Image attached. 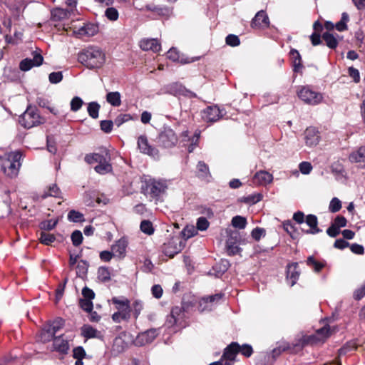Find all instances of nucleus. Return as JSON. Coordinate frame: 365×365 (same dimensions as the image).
Segmentation results:
<instances>
[{
	"label": "nucleus",
	"mask_w": 365,
	"mask_h": 365,
	"mask_svg": "<svg viewBox=\"0 0 365 365\" xmlns=\"http://www.w3.org/2000/svg\"><path fill=\"white\" fill-rule=\"evenodd\" d=\"M78 61L89 68H100L106 62V55L98 48L89 47L79 53Z\"/></svg>",
	"instance_id": "1"
},
{
	"label": "nucleus",
	"mask_w": 365,
	"mask_h": 365,
	"mask_svg": "<svg viewBox=\"0 0 365 365\" xmlns=\"http://www.w3.org/2000/svg\"><path fill=\"white\" fill-rule=\"evenodd\" d=\"M21 155L19 151L0 154L1 168L6 175L14 178L18 175L21 166Z\"/></svg>",
	"instance_id": "2"
},
{
	"label": "nucleus",
	"mask_w": 365,
	"mask_h": 365,
	"mask_svg": "<svg viewBox=\"0 0 365 365\" xmlns=\"http://www.w3.org/2000/svg\"><path fill=\"white\" fill-rule=\"evenodd\" d=\"M331 334L330 329L328 327H324L318 329L316 333L311 336H301L298 342L294 346H303L306 344H314L319 342H324Z\"/></svg>",
	"instance_id": "3"
},
{
	"label": "nucleus",
	"mask_w": 365,
	"mask_h": 365,
	"mask_svg": "<svg viewBox=\"0 0 365 365\" xmlns=\"http://www.w3.org/2000/svg\"><path fill=\"white\" fill-rule=\"evenodd\" d=\"M35 108L29 107L19 118L20 124L26 128H31L43 123Z\"/></svg>",
	"instance_id": "4"
},
{
	"label": "nucleus",
	"mask_w": 365,
	"mask_h": 365,
	"mask_svg": "<svg viewBox=\"0 0 365 365\" xmlns=\"http://www.w3.org/2000/svg\"><path fill=\"white\" fill-rule=\"evenodd\" d=\"M297 95L304 102L311 105L319 103L322 100L321 93L312 91L308 87H302L297 92Z\"/></svg>",
	"instance_id": "5"
},
{
	"label": "nucleus",
	"mask_w": 365,
	"mask_h": 365,
	"mask_svg": "<svg viewBox=\"0 0 365 365\" xmlns=\"http://www.w3.org/2000/svg\"><path fill=\"white\" fill-rule=\"evenodd\" d=\"M184 247V245L178 237H173L163 247V251L166 256L170 258L173 257L176 254L180 252Z\"/></svg>",
	"instance_id": "6"
},
{
	"label": "nucleus",
	"mask_w": 365,
	"mask_h": 365,
	"mask_svg": "<svg viewBox=\"0 0 365 365\" xmlns=\"http://www.w3.org/2000/svg\"><path fill=\"white\" fill-rule=\"evenodd\" d=\"M33 58H25L19 64V68L23 71H28L34 66H39L43 63V58L37 49L32 53Z\"/></svg>",
	"instance_id": "7"
},
{
	"label": "nucleus",
	"mask_w": 365,
	"mask_h": 365,
	"mask_svg": "<svg viewBox=\"0 0 365 365\" xmlns=\"http://www.w3.org/2000/svg\"><path fill=\"white\" fill-rule=\"evenodd\" d=\"M112 302L115 305L117 312L123 315V319H130L131 309L130 301L128 299L113 297Z\"/></svg>",
	"instance_id": "8"
},
{
	"label": "nucleus",
	"mask_w": 365,
	"mask_h": 365,
	"mask_svg": "<svg viewBox=\"0 0 365 365\" xmlns=\"http://www.w3.org/2000/svg\"><path fill=\"white\" fill-rule=\"evenodd\" d=\"M178 141L175 132L170 128H165L159 135V142L165 148L174 146Z\"/></svg>",
	"instance_id": "9"
},
{
	"label": "nucleus",
	"mask_w": 365,
	"mask_h": 365,
	"mask_svg": "<svg viewBox=\"0 0 365 365\" xmlns=\"http://www.w3.org/2000/svg\"><path fill=\"white\" fill-rule=\"evenodd\" d=\"M221 110L217 106H211L206 108L202 112L203 120L207 123L216 122L222 118Z\"/></svg>",
	"instance_id": "10"
},
{
	"label": "nucleus",
	"mask_w": 365,
	"mask_h": 365,
	"mask_svg": "<svg viewBox=\"0 0 365 365\" xmlns=\"http://www.w3.org/2000/svg\"><path fill=\"white\" fill-rule=\"evenodd\" d=\"M304 140L307 146H316L320 140L318 130L314 127L307 128L304 131Z\"/></svg>",
	"instance_id": "11"
},
{
	"label": "nucleus",
	"mask_w": 365,
	"mask_h": 365,
	"mask_svg": "<svg viewBox=\"0 0 365 365\" xmlns=\"http://www.w3.org/2000/svg\"><path fill=\"white\" fill-rule=\"evenodd\" d=\"M170 91L175 96H185L189 98H195L196 94L187 89L183 85L178 83H173L170 86Z\"/></svg>",
	"instance_id": "12"
},
{
	"label": "nucleus",
	"mask_w": 365,
	"mask_h": 365,
	"mask_svg": "<svg viewBox=\"0 0 365 365\" xmlns=\"http://www.w3.org/2000/svg\"><path fill=\"white\" fill-rule=\"evenodd\" d=\"M128 240L122 237L115 242L111 247V250L114 257L123 259L125 256L126 248L128 247Z\"/></svg>",
	"instance_id": "13"
},
{
	"label": "nucleus",
	"mask_w": 365,
	"mask_h": 365,
	"mask_svg": "<svg viewBox=\"0 0 365 365\" xmlns=\"http://www.w3.org/2000/svg\"><path fill=\"white\" fill-rule=\"evenodd\" d=\"M269 25V18L263 10L257 13L252 19L251 26L255 29H264L268 27Z\"/></svg>",
	"instance_id": "14"
},
{
	"label": "nucleus",
	"mask_w": 365,
	"mask_h": 365,
	"mask_svg": "<svg viewBox=\"0 0 365 365\" xmlns=\"http://www.w3.org/2000/svg\"><path fill=\"white\" fill-rule=\"evenodd\" d=\"M168 58L173 61H178L181 63H190L199 60V57L185 58L180 54L176 48H172L168 51Z\"/></svg>",
	"instance_id": "15"
},
{
	"label": "nucleus",
	"mask_w": 365,
	"mask_h": 365,
	"mask_svg": "<svg viewBox=\"0 0 365 365\" xmlns=\"http://www.w3.org/2000/svg\"><path fill=\"white\" fill-rule=\"evenodd\" d=\"M53 349L62 354H66L69 349L68 340L61 335L53 339Z\"/></svg>",
	"instance_id": "16"
},
{
	"label": "nucleus",
	"mask_w": 365,
	"mask_h": 365,
	"mask_svg": "<svg viewBox=\"0 0 365 365\" xmlns=\"http://www.w3.org/2000/svg\"><path fill=\"white\" fill-rule=\"evenodd\" d=\"M147 187L151 193L157 196L165 191L167 185L165 181L153 180L149 182Z\"/></svg>",
	"instance_id": "17"
},
{
	"label": "nucleus",
	"mask_w": 365,
	"mask_h": 365,
	"mask_svg": "<svg viewBox=\"0 0 365 365\" xmlns=\"http://www.w3.org/2000/svg\"><path fill=\"white\" fill-rule=\"evenodd\" d=\"M140 46L143 50H145V51L150 50L154 52H158L161 48L160 43L155 38L143 39L140 42Z\"/></svg>",
	"instance_id": "18"
},
{
	"label": "nucleus",
	"mask_w": 365,
	"mask_h": 365,
	"mask_svg": "<svg viewBox=\"0 0 365 365\" xmlns=\"http://www.w3.org/2000/svg\"><path fill=\"white\" fill-rule=\"evenodd\" d=\"M138 145L139 149L142 153H144L149 155H152L153 157L158 155V151L155 148H153L149 145L146 138L143 136L139 137L138 140Z\"/></svg>",
	"instance_id": "19"
},
{
	"label": "nucleus",
	"mask_w": 365,
	"mask_h": 365,
	"mask_svg": "<svg viewBox=\"0 0 365 365\" xmlns=\"http://www.w3.org/2000/svg\"><path fill=\"white\" fill-rule=\"evenodd\" d=\"M273 180L272 174L266 171L257 172L254 176V182L258 185H267Z\"/></svg>",
	"instance_id": "20"
},
{
	"label": "nucleus",
	"mask_w": 365,
	"mask_h": 365,
	"mask_svg": "<svg viewBox=\"0 0 365 365\" xmlns=\"http://www.w3.org/2000/svg\"><path fill=\"white\" fill-rule=\"evenodd\" d=\"M239 351V344L237 343H232L225 349L222 357L228 361H234Z\"/></svg>",
	"instance_id": "21"
},
{
	"label": "nucleus",
	"mask_w": 365,
	"mask_h": 365,
	"mask_svg": "<svg viewBox=\"0 0 365 365\" xmlns=\"http://www.w3.org/2000/svg\"><path fill=\"white\" fill-rule=\"evenodd\" d=\"M305 222L309 227V230L305 232L308 234H317L320 232L318 228L317 217L314 215H309L306 217Z\"/></svg>",
	"instance_id": "22"
},
{
	"label": "nucleus",
	"mask_w": 365,
	"mask_h": 365,
	"mask_svg": "<svg viewBox=\"0 0 365 365\" xmlns=\"http://www.w3.org/2000/svg\"><path fill=\"white\" fill-rule=\"evenodd\" d=\"M349 160L351 163H365V147H361L352 152L349 156Z\"/></svg>",
	"instance_id": "23"
},
{
	"label": "nucleus",
	"mask_w": 365,
	"mask_h": 365,
	"mask_svg": "<svg viewBox=\"0 0 365 365\" xmlns=\"http://www.w3.org/2000/svg\"><path fill=\"white\" fill-rule=\"evenodd\" d=\"M221 297L222 295L220 294H217L215 295L202 298L199 302L200 311L202 312L207 309H210L212 308L211 304L215 300H219L221 299Z\"/></svg>",
	"instance_id": "24"
},
{
	"label": "nucleus",
	"mask_w": 365,
	"mask_h": 365,
	"mask_svg": "<svg viewBox=\"0 0 365 365\" xmlns=\"http://www.w3.org/2000/svg\"><path fill=\"white\" fill-rule=\"evenodd\" d=\"M299 272L298 270V264L297 263H293L287 267V278L290 281L291 286L295 284L297 279L299 278Z\"/></svg>",
	"instance_id": "25"
},
{
	"label": "nucleus",
	"mask_w": 365,
	"mask_h": 365,
	"mask_svg": "<svg viewBox=\"0 0 365 365\" xmlns=\"http://www.w3.org/2000/svg\"><path fill=\"white\" fill-rule=\"evenodd\" d=\"M26 7V4L24 0H14L11 6V9L13 11V13L16 18H19Z\"/></svg>",
	"instance_id": "26"
},
{
	"label": "nucleus",
	"mask_w": 365,
	"mask_h": 365,
	"mask_svg": "<svg viewBox=\"0 0 365 365\" xmlns=\"http://www.w3.org/2000/svg\"><path fill=\"white\" fill-rule=\"evenodd\" d=\"M338 36H335L329 31L324 32L322 35V39L326 42L327 46L330 48H336L338 45Z\"/></svg>",
	"instance_id": "27"
},
{
	"label": "nucleus",
	"mask_w": 365,
	"mask_h": 365,
	"mask_svg": "<svg viewBox=\"0 0 365 365\" xmlns=\"http://www.w3.org/2000/svg\"><path fill=\"white\" fill-rule=\"evenodd\" d=\"M81 334L86 339L97 338L100 332L90 325H84L81 328Z\"/></svg>",
	"instance_id": "28"
},
{
	"label": "nucleus",
	"mask_w": 365,
	"mask_h": 365,
	"mask_svg": "<svg viewBox=\"0 0 365 365\" xmlns=\"http://www.w3.org/2000/svg\"><path fill=\"white\" fill-rule=\"evenodd\" d=\"M55 332L48 326H46L42 330L40 334V340L43 342L46 343L51 340H53Z\"/></svg>",
	"instance_id": "29"
},
{
	"label": "nucleus",
	"mask_w": 365,
	"mask_h": 365,
	"mask_svg": "<svg viewBox=\"0 0 365 365\" xmlns=\"http://www.w3.org/2000/svg\"><path fill=\"white\" fill-rule=\"evenodd\" d=\"M94 169L98 173L103 175L110 172L112 167L104 157L103 161L102 160V163H98V165H96Z\"/></svg>",
	"instance_id": "30"
},
{
	"label": "nucleus",
	"mask_w": 365,
	"mask_h": 365,
	"mask_svg": "<svg viewBox=\"0 0 365 365\" xmlns=\"http://www.w3.org/2000/svg\"><path fill=\"white\" fill-rule=\"evenodd\" d=\"M107 101L113 106H119L121 103L120 94L118 92H110L106 96Z\"/></svg>",
	"instance_id": "31"
},
{
	"label": "nucleus",
	"mask_w": 365,
	"mask_h": 365,
	"mask_svg": "<svg viewBox=\"0 0 365 365\" xmlns=\"http://www.w3.org/2000/svg\"><path fill=\"white\" fill-rule=\"evenodd\" d=\"M231 223L235 228L245 229L247 225V220L242 216L237 215L232 217Z\"/></svg>",
	"instance_id": "32"
},
{
	"label": "nucleus",
	"mask_w": 365,
	"mask_h": 365,
	"mask_svg": "<svg viewBox=\"0 0 365 365\" xmlns=\"http://www.w3.org/2000/svg\"><path fill=\"white\" fill-rule=\"evenodd\" d=\"M97 31H98L97 26L92 25V24H88V25H86L85 26H83L79 30L78 33L81 35L94 36L97 33Z\"/></svg>",
	"instance_id": "33"
},
{
	"label": "nucleus",
	"mask_w": 365,
	"mask_h": 365,
	"mask_svg": "<svg viewBox=\"0 0 365 365\" xmlns=\"http://www.w3.org/2000/svg\"><path fill=\"white\" fill-rule=\"evenodd\" d=\"M290 56L293 61L294 69L297 70L302 67V59L299 51L296 49H292L290 51Z\"/></svg>",
	"instance_id": "34"
},
{
	"label": "nucleus",
	"mask_w": 365,
	"mask_h": 365,
	"mask_svg": "<svg viewBox=\"0 0 365 365\" xmlns=\"http://www.w3.org/2000/svg\"><path fill=\"white\" fill-rule=\"evenodd\" d=\"M60 190L56 186V185L53 184L48 187V189L44 192L42 197L46 198L48 196L58 197H60Z\"/></svg>",
	"instance_id": "35"
},
{
	"label": "nucleus",
	"mask_w": 365,
	"mask_h": 365,
	"mask_svg": "<svg viewBox=\"0 0 365 365\" xmlns=\"http://www.w3.org/2000/svg\"><path fill=\"white\" fill-rule=\"evenodd\" d=\"M156 331L151 329L139 335L138 339L145 343H150L156 336Z\"/></svg>",
	"instance_id": "36"
},
{
	"label": "nucleus",
	"mask_w": 365,
	"mask_h": 365,
	"mask_svg": "<svg viewBox=\"0 0 365 365\" xmlns=\"http://www.w3.org/2000/svg\"><path fill=\"white\" fill-rule=\"evenodd\" d=\"M52 17L56 21H60L68 17V12L63 9H55L51 12Z\"/></svg>",
	"instance_id": "37"
},
{
	"label": "nucleus",
	"mask_w": 365,
	"mask_h": 365,
	"mask_svg": "<svg viewBox=\"0 0 365 365\" xmlns=\"http://www.w3.org/2000/svg\"><path fill=\"white\" fill-rule=\"evenodd\" d=\"M55 240L56 237L53 235L45 232H41L39 240L42 244L50 245Z\"/></svg>",
	"instance_id": "38"
},
{
	"label": "nucleus",
	"mask_w": 365,
	"mask_h": 365,
	"mask_svg": "<svg viewBox=\"0 0 365 365\" xmlns=\"http://www.w3.org/2000/svg\"><path fill=\"white\" fill-rule=\"evenodd\" d=\"M140 230L148 235L153 234L154 228L153 224L149 220H143L140 223Z\"/></svg>",
	"instance_id": "39"
},
{
	"label": "nucleus",
	"mask_w": 365,
	"mask_h": 365,
	"mask_svg": "<svg viewBox=\"0 0 365 365\" xmlns=\"http://www.w3.org/2000/svg\"><path fill=\"white\" fill-rule=\"evenodd\" d=\"M182 235L185 239H189L197 235V230L194 225H187L182 231Z\"/></svg>",
	"instance_id": "40"
},
{
	"label": "nucleus",
	"mask_w": 365,
	"mask_h": 365,
	"mask_svg": "<svg viewBox=\"0 0 365 365\" xmlns=\"http://www.w3.org/2000/svg\"><path fill=\"white\" fill-rule=\"evenodd\" d=\"M307 263L309 266L312 267L315 272H319L324 267V263L315 260L312 256L307 258Z\"/></svg>",
	"instance_id": "41"
},
{
	"label": "nucleus",
	"mask_w": 365,
	"mask_h": 365,
	"mask_svg": "<svg viewBox=\"0 0 365 365\" xmlns=\"http://www.w3.org/2000/svg\"><path fill=\"white\" fill-rule=\"evenodd\" d=\"M100 106L96 102H91L88 106V112L91 117L97 118L98 117V111Z\"/></svg>",
	"instance_id": "42"
},
{
	"label": "nucleus",
	"mask_w": 365,
	"mask_h": 365,
	"mask_svg": "<svg viewBox=\"0 0 365 365\" xmlns=\"http://www.w3.org/2000/svg\"><path fill=\"white\" fill-rule=\"evenodd\" d=\"M226 247L227 252L230 255H235L240 252V248L237 245H236V243L233 242L232 239H229L227 241Z\"/></svg>",
	"instance_id": "43"
},
{
	"label": "nucleus",
	"mask_w": 365,
	"mask_h": 365,
	"mask_svg": "<svg viewBox=\"0 0 365 365\" xmlns=\"http://www.w3.org/2000/svg\"><path fill=\"white\" fill-rule=\"evenodd\" d=\"M103 158H104V156H103L98 153H93V154L87 155L85 157V160L89 164H93L95 163H102V160L103 161Z\"/></svg>",
	"instance_id": "44"
},
{
	"label": "nucleus",
	"mask_w": 365,
	"mask_h": 365,
	"mask_svg": "<svg viewBox=\"0 0 365 365\" xmlns=\"http://www.w3.org/2000/svg\"><path fill=\"white\" fill-rule=\"evenodd\" d=\"M143 309V302L140 300H135L133 302L132 305V311L134 315L135 319H137L141 311Z\"/></svg>",
	"instance_id": "45"
},
{
	"label": "nucleus",
	"mask_w": 365,
	"mask_h": 365,
	"mask_svg": "<svg viewBox=\"0 0 365 365\" xmlns=\"http://www.w3.org/2000/svg\"><path fill=\"white\" fill-rule=\"evenodd\" d=\"M68 219L71 222H78L83 220V215L78 211L71 210L68 214Z\"/></svg>",
	"instance_id": "46"
},
{
	"label": "nucleus",
	"mask_w": 365,
	"mask_h": 365,
	"mask_svg": "<svg viewBox=\"0 0 365 365\" xmlns=\"http://www.w3.org/2000/svg\"><path fill=\"white\" fill-rule=\"evenodd\" d=\"M198 174L200 177H207L209 175V168L207 164L200 161L197 165Z\"/></svg>",
	"instance_id": "47"
},
{
	"label": "nucleus",
	"mask_w": 365,
	"mask_h": 365,
	"mask_svg": "<svg viewBox=\"0 0 365 365\" xmlns=\"http://www.w3.org/2000/svg\"><path fill=\"white\" fill-rule=\"evenodd\" d=\"M341 208V202L337 197H334L331 200L329 210L331 212H336Z\"/></svg>",
	"instance_id": "48"
},
{
	"label": "nucleus",
	"mask_w": 365,
	"mask_h": 365,
	"mask_svg": "<svg viewBox=\"0 0 365 365\" xmlns=\"http://www.w3.org/2000/svg\"><path fill=\"white\" fill-rule=\"evenodd\" d=\"M83 101L78 96L74 97L71 101V110L73 112L78 111L83 106Z\"/></svg>",
	"instance_id": "49"
},
{
	"label": "nucleus",
	"mask_w": 365,
	"mask_h": 365,
	"mask_svg": "<svg viewBox=\"0 0 365 365\" xmlns=\"http://www.w3.org/2000/svg\"><path fill=\"white\" fill-rule=\"evenodd\" d=\"M106 16L110 21H116L118 19V11L113 7L108 8L105 11Z\"/></svg>",
	"instance_id": "50"
},
{
	"label": "nucleus",
	"mask_w": 365,
	"mask_h": 365,
	"mask_svg": "<svg viewBox=\"0 0 365 365\" xmlns=\"http://www.w3.org/2000/svg\"><path fill=\"white\" fill-rule=\"evenodd\" d=\"M73 245L76 247L80 245L83 241V235L81 231L76 230L71 235Z\"/></svg>",
	"instance_id": "51"
},
{
	"label": "nucleus",
	"mask_w": 365,
	"mask_h": 365,
	"mask_svg": "<svg viewBox=\"0 0 365 365\" xmlns=\"http://www.w3.org/2000/svg\"><path fill=\"white\" fill-rule=\"evenodd\" d=\"M98 277L103 282H106L110 279V275L108 269L105 267H101L98 271Z\"/></svg>",
	"instance_id": "52"
},
{
	"label": "nucleus",
	"mask_w": 365,
	"mask_h": 365,
	"mask_svg": "<svg viewBox=\"0 0 365 365\" xmlns=\"http://www.w3.org/2000/svg\"><path fill=\"white\" fill-rule=\"evenodd\" d=\"M209 225L208 220L205 217H201L197 219L196 229L197 230L204 231L208 228Z\"/></svg>",
	"instance_id": "53"
},
{
	"label": "nucleus",
	"mask_w": 365,
	"mask_h": 365,
	"mask_svg": "<svg viewBox=\"0 0 365 365\" xmlns=\"http://www.w3.org/2000/svg\"><path fill=\"white\" fill-rule=\"evenodd\" d=\"M63 325L64 321L62 319L58 318L47 326L49 327L55 333H56L63 327Z\"/></svg>",
	"instance_id": "54"
},
{
	"label": "nucleus",
	"mask_w": 365,
	"mask_h": 365,
	"mask_svg": "<svg viewBox=\"0 0 365 365\" xmlns=\"http://www.w3.org/2000/svg\"><path fill=\"white\" fill-rule=\"evenodd\" d=\"M265 234V230L260 227H257L254 229L251 232L252 238L255 239L256 241H259L262 237H264Z\"/></svg>",
	"instance_id": "55"
},
{
	"label": "nucleus",
	"mask_w": 365,
	"mask_h": 365,
	"mask_svg": "<svg viewBox=\"0 0 365 365\" xmlns=\"http://www.w3.org/2000/svg\"><path fill=\"white\" fill-rule=\"evenodd\" d=\"M79 304L81 307L86 311L91 312L93 309V302L92 300L86 299H81L79 302Z\"/></svg>",
	"instance_id": "56"
},
{
	"label": "nucleus",
	"mask_w": 365,
	"mask_h": 365,
	"mask_svg": "<svg viewBox=\"0 0 365 365\" xmlns=\"http://www.w3.org/2000/svg\"><path fill=\"white\" fill-rule=\"evenodd\" d=\"M299 168L300 172L304 175L309 174L312 170V166L309 162H302L299 164Z\"/></svg>",
	"instance_id": "57"
},
{
	"label": "nucleus",
	"mask_w": 365,
	"mask_h": 365,
	"mask_svg": "<svg viewBox=\"0 0 365 365\" xmlns=\"http://www.w3.org/2000/svg\"><path fill=\"white\" fill-rule=\"evenodd\" d=\"M284 230L292 237L294 238L295 229L294 225L289 222H284L283 223Z\"/></svg>",
	"instance_id": "58"
},
{
	"label": "nucleus",
	"mask_w": 365,
	"mask_h": 365,
	"mask_svg": "<svg viewBox=\"0 0 365 365\" xmlns=\"http://www.w3.org/2000/svg\"><path fill=\"white\" fill-rule=\"evenodd\" d=\"M226 43L232 46H238L240 44V39L237 36L230 34L226 38Z\"/></svg>",
	"instance_id": "59"
},
{
	"label": "nucleus",
	"mask_w": 365,
	"mask_h": 365,
	"mask_svg": "<svg viewBox=\"0 0 365 365\" xmlns=\"http://www.w3.org/2000/svg\"><path fill=\"white\" fill-rule=\"evenodd\" d=\"M113 123L111 120H102L101 122V130L105 133H110L112 130Z\"/></svg>",
	"instance_id": "60"
},
{
	"label": "nucleus",
	"mask_w": 365,
	"mask_h": 365,
	"mask_svg": "<svg viewBox=\"0 0 365 365\" xmlns=\"http://www.w3.org/2000/svg\"><path fill=\"white\" fill-rule=\"evenodd\" d=\"M62 78L61 72H53L49 75V81L52 83H59L62 80Z\"/></svg>",
	"instance_id": "61"
},
{
	"label": "nucleus",
	"mask_w": 365,
	"mask_h": 365,
	"mask_svg": "<svg viewBox=\"0 0 365 365\" xmlns=\"http://www.w3.org/2000/svg\"><path fill=\"white\" fill-rule=\"evenodd\" d=\"M340 232V229L336 227L334 224H331V225L327 229V233L331 237H335Z\"/></svg>",
	"instance_id": "62"
},
{
	"label": "nucleus",
	"mask_w": 365,
	"mask_h": 365,
	"mask_svg": "<svg viewBox=\"0 0 365 365\" xmlns=\"http://www.w3.org/2000/svg\"><path fill=\"white\" fill-rule=\"evenodd\" d=\"M86 356L85 350L81 346L73 349V357L76 359H82Z\"/></svg>",
	"instance_id": "63"
},
{
	"label": "nucleus",
	"mask_w": 365,
	"mask_h": 365,
	"mask_svg": "<svg viewBox=\"0 0 365 365\" xmlns=\"http://www.w3.org/2000/svg\"><path fill=\"white\" fill-rule=\"evenodd\" d=\"M349 75L353 78L355 83H358L360 81L359 72L357 69L350 67L349 68Z\"/></svg>",
	"instance_id": "64"
}]
</instances>
